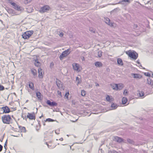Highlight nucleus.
<instances>
[{
    "label": "nucleus",
    "mask_w": 153,
    "mask_h": 153,
    "mask_svg": "<svg viewBox=\"0 0 153 153\" xmlns=\"http://www.w3.org/2000/svg\"><path fill=\"white\" fill-rule=\"evenodd\" d=\"M126 53L132 59L135 60L138 57V54L135 52H131L130 51H128L126 52Z\"/></svg>",
    "instance_id": "nucleus-1"
},
{
    "label": "nucleus",
    "mask_w": 153,
    "mask_h": 153,
    "mask_svg": "<svg viewBox=\"0 0 153 153\" xmlns=\"http://www.w3.org/2000/svg\"><path fill=\"white\" fill-rule=\"evenodd\" d=\"M1 119L4 123L9 124L10 123L11 117L9 115H5L1 117Z\"/></svg>",
    "instance_id": "nucleus-2"
},
{
    "label": "nucleus",
    "mask_w": 153,
    "mask_h": 153,
    "mask_svg": "<svg viewBox=\"0 0 153 153\" xmlns=\"http://www.w3.org/2000/svg\"><path fill=\"white\" fill-rule=\"evenodd\" d=\"M71 52V49H68L63 51L59 56V59L60 60L63 59L64 57L67 56Z\"/></svg>",
    "instance_id": "nucleus-3"
},
{
    "label": "nucleus",
    "mask_w": 153,
    "mask_h": 153,
    "mask_svg": "<svg viewBox=\"0 0 153 153\" xmlns=\"http://www.w3.org/2000/svg\"><path fill=\"white\" fill-rule=\"evenodd\" d=\"M33 33V31H29L25 32L22 35V38L24 39H29Z\"/></svg>",
    "instance_id": "nucleus-4"
},
{
    "label": "nucleus",
    "mask_w": 153,
    "mask_h": 153,
    "mask_svg": "<svg viewBox=\"0 0 153 153\" xmlns=\"http://www.w3.org/2000/svg\"><path fill=\"white\" fill-rule=\"evenodd\" d=\"M50 9V7L48 5H45L41 7L39 10V12L42 13L47 12Z\"/></svg>",
    "instance_id": "nucleus-5"
},
{
    "label": "nucleus",
    "mask_w": 153,
    "mask_h": 153,
    "mask_svg": "<svg viewBox=\"0 0 153 153\" xmlns=\"http://www.w3.org/2000/svg\"><path fill=\"white\" fill-rule=\"evenodd\" d=\"M72 65L74 70L78 72L80 71L81 69L80 66L79 64L76 63H74L72 64Z\"/></svg>",
    "instance_id": "nucleus-6"
},
{
    "label": "nucleus",
    "mask_w": 153,
    "mask_h": 153,
    "mask_svg": "<svg viewBox=\"0 0 153 153\" xmlns=\"http://www.w3.org/2000/svg\"><path fill=\"white\" fill-rule=\"evenodd\" d=\"M0 109L3 111V113H8L10 112V109L7 106L3 107L0 108Z\"/></svg>",
    "instance_id": "nucleus-7"
},
{
    "label": "nucleus",
    "mask_w": 153,
    "mask_h": 153,
    "mask_svg": "<svg viewBox=\"0 0 153 153\" xmlns=\"http://www.w3.org/2000/svg\"><path fill=\"white\" fill-rule=\"evenodd\" d=\"M27 117V118H28L29 119L31 120H35V119L34 113H28Z\"/></svg>",
    "instance_id": "nucleus-8"
},
{
    "label": "nucleus",
    "mask_w": 153,
    "mask_h": 153,
    "mask_svg": "<svg viewBox=\"0 0 153 153\" xmlns=\"http://www.w3.org/2000/svg\"><path fill=\"white\" fill-rule=\"evenodd\" d=\"M47 104L50 106H56L57 105V104L55 102H51L50 100H48L46 102Z\"/></svg>",
    "instance_id": "nucleus-9"
},
{
    "label": "nucleus",
    "mask_w": 153,
    "mask_h": 153,
    "mask_svg": "<svg viewBox=\"0 0 153 153\" xmlns=\"http://www.w3.org/2000/svg\"><path fill=\"white\" fill-rule=\"evenodd\" d=\"M104 21L105 22L110 26H113V23L110 22V19L108 18H105Z\"/></svg>",
    "instance_id": "nucleus-10"
},
{
    "label": "nucleus",
    "mask_w": 153,
    "mask_h": 153,
    "mask_svg": "<svg viewBox=\"0 0 153 153\" xmlns=\"http://www.w3.org/2000/svg\"><path fill=\"white\" fill-rule=\"evenodd\" d=\"M38 72L39 77L40 78H42L43 77V73H42V69L41 68H39Z\"/></svg>",
    "instance_id": "nucleus-11"
},
{
    "label": "nucleus",
    "mask_w": 153,
    "mask_h": 153,
    "mask_svg": "<svg viewBox=\"0 0 153 153\" xmlns=\"http://www.w3.org/2000/svg\"><path fill=\"white\" fill-rule=\"evenodd\" d=\"M114 140L119 143H120L123 141V139L118 137H115L114 138Z\"/></svg>",
    "instance_id": "nucleus-12"
},
{
    "label": "nucleus",
    "mask_w": 153,
    "mask_h": 153,
    "mask_svg": "<svg viewBox=\"0 0 153 153\" xmlns=\"http://www.w3.org/2000/svg\"><path fill=\"white\" fill-rule=\"evenodd\" d=\"M95 65L97 67H100L102 66V64L100 62H96L95 63Z\"/></svg>",
    "instance_id": "nucleus-13"
},
{
    "label": "nucleus",
    "mask_w": 153,
    "mask_h": 153,
    "mask_svg": "<svg viewBox=\"0 0 153 153\" xmlns=\"http://www.w3.org/2000/svg\"><path fill=\"white\" fill-rule=\"evenodd\" d=\"M106 100L109 102H111L113 100V98L111 97V98L108 95H107L106 97Z\"/></svg>",
    "instance_id": "nucleus-14"
},
{
    "label": "nucleus",
    "mask_w": 153,
    "mask_h": 153,
    "mask_svg": "<svg viewBox=\"0 0 153 153\" xmlns=\"http://www.w3.org/2000/svg\"><path fill=\"white\" fill-rule=\"evenodd\" d=\"M15 9L19 11H22L23 10V9L22 7L17 5L15 7Z\"/></svg>",
    "instance_id": "nucleus-15"
},
{
    "label": "nucleus",
    "mask_w": 153,
    "mask_h": 153,
    "mask_svg": "<svg viewBox=\"0 0 153 153\" xmlns=\"http://www.w3.org/2000/svg\"><path fill=\"white\" fill-rule=\"evenodd\" d=\"M26 9H27V12L28 13L32 12L33 10L32 8L30 6H28Z\"/></svg>",
    "instance_id": "nucleus-16"
},
{
    "label": "nucleus",
    "mask_w": 153,
    "mask_h": 153,
    "mask_svg": "<svg viewBox=\"0 0 153 153\" xmlns=\"http://www.w3.org/2000/svg\"><path fill=\"white\" fill-rule=\"evenodd\" d=\"M118 86V85L117 84H113V85H112V88L114 90H118V88L117 87Z\"/></svg>",
    "instance_id": "nucleus-17"
},
{
    "label": "nucleus",
    "mask_w": 153,
    "mask_h": 153,
    "mask_svg": "<svg viewBox=\"0 0 153 153\" xmlns=\"http://www.w3.org/2000/svg\"><path fill=\"white\" fill-rule=\"evenodd\" d=\"M127 99L125 97H123L122 98V104H126L127 102Z\"/></svg>",
    "instance_id": "nucleus-18"
},
{
    "label": "nucleus",
    "mask_w": 153,
    "mask_h": 153,
    "mask_svg": "<svg viewBox=\"0 0 153 153\" xmlns=\"http://www.w3.org/2000/svg\"><path fill=\"white\" fill-rule=\"evenodd\" d=\"M117 62L118 65H123V63L122 59L120 58L117 59Z\"/></svg>",
    "instance_id": "nucleus-19"
},
{
    "label": "nucleus",
    "mask_w": 153,
    "mask_h": 153,
    "mask_svg": "<svg viewBox=\"0 0 153 153\" xmlns=\"http://www.w3.org/2000/svg\"><path fill=\"white\" fill-rule=\"evenodd\" d=\"M133 75V77L134 78H140V75L136 74H132V76Z\"/></svg>",
    "instance_id": "nucleus-20"
},
{
    "label": "nucleus",
    "mask_w": 153,
    "mask_h": 153,
    "mask_svg": "<svg viewBox=\"0 0 153 153\" xmlns=\"http://www.w3.org/2000/svg\"><path fill=\"white\" fill-rule=\"evenodd\" d=\"M36 95L37 97L39 100H41V93L40 92H37L36 93Z\"/></svg>",
    "instance_id": "nucleus-21"
},
{
    "label": "nucleus",
    "mask_w": 153,
    "mask_h": 153,
    "mask_svg": "<svg viewBox=\"0 0 153 153\" xmlns=\"http://www.w3.org/2000/svg\"><path fill=\"white\" fill-rule=\"evenodd\" d=\"M29 87L32 90H34V86L33 82H30L29 83Z\"/></svg>",
    "instance_id": "nucleus-22"
},
{
    "label": "nucleus",
    "mask_w": 153,
    "mask_h": 153,
    "mask_svg": "<svg viewBox=\"0 0 153 153\" xmlns=\"http://www.w3.org/2000/svg\"><path fill=\"white\" fill-rule=\"evenodd\" d=\"M118 86H117L118 88V90H120L122 89L123 87V85L122 84H118Z\"/></svg>",
    "instance_id": "nucleus-23"
},
{
    "label": "nucleus",
    "mask_w": 153,
    "mask_h": 153,
    "mask_svg": "<svg viewBox=\"0 0 153 153\" xmlns=\"http://www.w3.org/2000/svg\"><path fill=\"white\" fill-rule=\"evenodd\" d=\"M31 72L34 76H36L37 74L36 71L35 69H32Z\"/></svg>",
    "instance_id": "nucleus-24"
},
{
    "label": "nucleus",
    "mask_w": 153,
    "mask_h": 153,
    "mask_svg": "<svg viewBox=\"0 0 153 153\" xmlns=\"http://www.w3.org/2000/svg\"><path fill=\"white\" fill-rule=\"evenodd\" d=\"M117 105L116 104L113 103L111 104V107L112 108V109H115L117 107Z\"/></svg>",
    "instance_id": "nucleus-25"
},
{
    "label": "nucleus",
    "mask_w": 153,
    "mask_h": 153,
    "mask_svg": "<svg viewBox=\"0 0 153 153\" xmlns=\"http://www.w3.org/2000/svg\"><path fill=\"white\" fill-rule=\"evenodd\" d=\"M123 2H128V3L130 2V1H129V0H123L121 1H119L118 3V4H123Z\"/></svg>",
    "instance_id": "nucleus-26"
},
{
    "label": "nucleus",
    "mask_w": 153,
    "mask_h": 153,
    "mask_svg": "<svg viewBox=\"0 0 153 153\" xmlns=\"http://www.w3.org/2000/svg\"><path fill=\"white\" fill-rule=\"evenodd\" d=\"M19 128L21 130L22 132H25L26 131L25 128L24 127H19Z\"/></svg>",
    "instance_id": "nucleus-27"
},
{
    "label": "nucleus",
    "mask_w": 153,
    "mask_h": 153,
    "mask_svg": "<svg viewBox=\"0 0 153 153\" xmlns=\"http://www.w3.org/2000/svg\"><path fill=\"white\" fill-rule=\"evenodd\" d=\"M139 96L140 97H142V98H143L144 97V93L143 91H141L139 92Z\"/></svg>",
    "instance_id": "nucleus-28"
},
{
    "label": "nucleus",
    "mask_w": 153,
    "mask_h": 153,
    "mask_svg": "<svg viewBox=\"0 0 153 153\" xmlns=\"http://www.w3.org/2000/svg\"><path fill=\"white\" fill-rule=\"evenodd\" d=\"M98 56L99 57H100L102 55V52L100 51L98 52Z\"/></svg>",
    "instance_id": "nucleus-29"
},
{
    "label": "nucleus",
    "mask_w": 153,
    "mask_h": 153,
    "mask_svg": "<svg viewBox=\"0 0 153 153\" xmlns=\"http://www.w3.org/2000/svg\"><path fill=\"white\" fill-rule=\"evenodd\" d=\"M32 0H24V2L25 4H27L31 2Z\"/></svg>",
    "instance_id": "nucleus-30"
},
{
    "label": "nucleus",
    "mask_w": 153,
    "mask_h": 153,
    "mask_svg": "<svg viewBox=\"0 0 153 153\" xmlns=\"http://www.w3.org/2000/svg\"><path fill=\"white\" fill-rule=\"evenodd\" d=\"M81 94L82 96H85L86 94L85 91L84 90H82L81 91Z\"/></svg>",
    "instance_id": "nucleus-31"
},
{
    "label": "nucleus",
    "mask_w": 153,
    "mask_h": 153,
    "mask_svg": "<svg viewBox=\"0 0 153 153\" xmlns=\"http://www.w3.org/2000/svg\"><path fill=\"white\" fill-rule=\"evenodd\" d=\"M35 65L36 66H39L40 65V63L38 61L36 60Z\"/></svg>",
    "instance_id": "nucleus-32"
},
{
    "label": "nucleus",
    "mask_w": 153,
    "mask_h": 153,
    "mask_svg": "<svg viewBox=\"0 0 153 153\" xmlns=\"http://www.w3.org/2000/svg\"><path fill=\"white\" fill-rule=\"evenodd\" d=\"M54 121V120H53L51 119V118H48L46 119L45 121H48L49 122H53Z\"/></svg>",
    "instance_id": "nucleus-33"
},
{
    "label": "nucleus",
    "mask_w": 153,
    "mask_h": 153,
    "mask_svg": "<svg viewBox=\"0 0 153 153\" xmlns=\"http://www.w3.org/2000/svg\"><path fill=\"white\" fill-rule=\"evenodd\" d=\"M147 82L148 84H152V81L150 79H148L147 80Z\"/></svg>",
    "instance_id": "nucleus-34"
},
{
    "label": "nucleus",
    "mask_w": 153,
    "mask_h": 153,
    "mask_svg": "<svg viewBox=\"0 0 153 153\" xmlns=\"http://www.w3.org/2000/svg\"><path fill=\"white\" fill-rule=\"evenodd\" d=\"M76 80L78 82L77 84H79V83L81 82V80H79V79L78 77H76Z\"/></svg>",
    "instance_id": "nucleus-35"
},
{
    "label": "nucleus",
    "mask_w": 153,
    "mask_h": 153,
    "mask_svg": "<svg viewBox=\"0 0 153 153\" xmlns=\"http://www.w3.org/2000/svg\"><path fill=\"white\" fill-rule=\"evenodd\" d=\"M4 88L3 86L0 85V91H2V90H4Z\"/></svg>",
    "instance_id": "nucleus-36"
},
{
    "label": "nucleus",
    "mask_w": 153,
    "mask_h": 153,
    "mask_svg": "<svg viewBox=\"0 0 153 153\" xmlns=\"http://www.w3.org/2000/svg\"><path fill=\"white\" fill-rule=\"evenodd\" d=\"M7 141H6L5 143L4 146V148H5V151H6V150H7Z\"/></svg>",
    "instance_id": "nucleus-37"
},
{
    "label": "nucleus",
    "mask_w": 153,
    "mask_h": 153,
    "mask_svg": "<svg viewBox=\"0 0 153 153\" xmlns=\"http://www.w3.org/2000/svg\"><path fill=\"white\" fill-rule=\"evenodd\" d=\"M11 4L14 7V8H15V7L17 5L16 3L14 2L12 3Z\"/></svg>",
    "instance_id": "nucleus-38"
},
{
    "label": "nucleus",
    "mask_w": 153,
    "mask_h": 153,
    "mask_svg": "<svg viewBox=\"0 0 153 153\" xmlns=\"http://www.w3.org/2000/svg\"><path fill=\"white\" fill-rule=\"evenodd\" d=\"M144 75L146 76H150V74L149 73H144Z\"/></svg>",
    "instance_id": "nucleus-39"
},
{
    "label": "nucleus",
    "mask_w": 153,
    "mask_h": 153,
    "mask_svg": "<svg viewBox=\"0 0 153 153\" xmlns=\"http://www.w3.org/2000/svg\"><path fill=\"white\" fill-rule=\"evenodd\" d=\"M89 30L91 32L94 33L95 30L92 28H90Z\"/></svg>",
    "instance_id": "nucleus-40"
},
{
    "label": "nucleus",
    "mask_w": 153,
    "mask_h": 153,
    "mask_svg": "<svg viewBox=\"0 0 153 153\" xmlns=\"http://www.w3.org/2000/svg\"><path fill=\"white\" fill-rule=\"evenodd\" d=\"M63 33L62 32H61V33H60L59 36L61 37H62L63 36Z\"/></svg>",
    "instance_id": "nucleus-41"
},
{
    "label": "nucleus",
    "mask_w": 153,
    "mask_h": 153,
    "mask_svg": "<svg viewBox=\"0 0 153 153\" xmlns=\"http://www.w3.org/2000/svg\"><path fill=\"white\" fill-rule=\"evenodd\" d=\"M58 94L59 95H60L61 97H62L61 93L59 91H58Z\"/></svg>",
    "instance_id": "nucleus-42"
},
{
    "label": "nucleus",
    "mask_w": 153,
    "mask_h": 153,
    "mask_svg": "<svg viewBox=\"0 0 153 153\" xmlns=\"http://www.w3.org/2000/svg\"><path fill=\"white\" fill-rule=\"evenodd\" d=\"M2 148H3L2 146L0 144V152L2 151Z\"/></svg>",
    "instance_id": "nucleus-43"
},
{
    "label": "nucleus",
    "mask_w": 153,
    "mask_h": 153,
    "mask_svg": "<svg viewBox=\"0 0 153 153\" xmlns=\"http://www.w3.org/2000/svg\"><path fill=\"white\" fill-rule=\"evenodd\" d=\"M8 2L10 3L11 4L13 3V2L12 0H8Z\"/></svg>",
    "instance_id": "nucleus-44"
},
{
    "label": "nucleus",
    "mask_w": 153,
    "mask_h": 153,
    "mask_svg": "<svg viewBox=\"0 0 153 153\" xmlns=\"http://www.w3.org/2000/svg\"><path fill=\"white\" fill-rule=\"evenodd\" d=\"M127 91H126V90H125L124 91V92H123V94L125 95H126V94H127Z\"/></svg>",
    "instance_id": "nucleus-45"
},
{
    "label": "nucleus",
    "mask_w": 153,
    "mask_h": 153,
    "mask_svg": "<svg viewBox=\"0 0 153 153\" xmlns=\"http://www.w3.org/2000/svg\"><path fill=\"white\" fill-rule=\"evenodd\" d=\"M69 93L68 92L67 93H66L65 94V96H66V95H67V97L68 98V95H69Z\"/></svg>",
    "instance_id": "nucleus-46"
},
{
    "label": "nucleus",
    "mask_w": 153,
    "mask_h": 153,
    "mask_svg": "<svg viewBox=\"0 0 153 153\" xmlns=\"http://www.w3.org/2000/svg\"><path fill=\"white\" fill-rule=\"evenodd\" d=\"M134 28H136L137 27V25H134Z\"/></svg>",
    "instance_id": "nucleus-47"
},
{
    "label": "nucleus",
    "mask_w": 153,
    "mask_h": 153,
    "mask_svg": "<svg viewBox=\"0 0 153 153\" xmlns=\"http://www.w3.org/2000/svg\"><path fill=\"white\" fill-rule=\"evenodd\" d=\"M150 2L151 4L152 2H153V0H151L149 2H148V3Z\"/></svg>",
    "instance_id": "nucleus-48"
},
{
    "label": "nucleus",
    "mask_w": 153,
    "mask_h": 153,
    "mask_svg": "<svg viewBox=\"0 0 153 153\" xmlns=\"http://www.w3.org/2000/svg\"><path fill=\"white\" fill-rule=\"evenodd\" d=\"M81 59L82 61H84L85 60L84 58V57H82L81 58Z\"/></svg>",
    "instance_id": "nucleus-49"
},
{
    "label": "nucleus",
    "mask_w": 153,
    "mask_h": 153,
    "mask_svg": "<svg viewBox=\"0 0 153 153\" xmlns=\"http://www.w3.org/2000/svg\"><path fill=\"white\" fill-rule=\"evenodd\" d=\"M128 142L129 143H131V140L130 139H128Z\"/></svg>",
    "instance_id": "nucleus-50"
},
{
    "label": "nucleus",
    "mask_w": 153,
    "mask_h": 153,
    "mask_svg": "<svg viewBox=\"0 0 153 153\" xmlns=\"http://www.w3.org/2000/svg\"><path fill=\"white\" fill-rule=\"evenodd\" d=\"M59 140L60 141H62L63 140V138H61L59 139Z\"/></svg>",
    "instance_id": "nucleus-51"
},
{
    "label": "nucleus",
    "mask_w": 153,
    "mask_h": 153,
    "mask_svg": "<svg viewBox=\"0 0 153 153\" xmlns=\"http://www.w3.org/2000/svg\"><path fill=\"white\" fill-rule=\"evenodd\" d=\"M137 62L139 64H140V62H139V60H138L137 61Z\"/></svg>",
    "instance_id": "nucleus-52"
},
{
    "label": "nucleus",
    "mask_w": 153,
    "mask_h": 153,
    "mask_svg": "<svg viewBox=\"0 0 153 153\" xmlns=\"http://www.w3.org/2000/svg\"><path fill=\"white\" fill-rule=\"evenodd\" d=\"M55 132L56 134H58L59 133L57 131H55Z\"/></svg>",
    "instance_id": "nucleus-53"
},
{
    "label": "nucleus",
    "mask_w": 153,
    "mask_h": 153,
    "mask_svg": "<svg viewBox=\"0 0 153 153\" xmlns=\"http://www.w3.org/2000/svg\"><path fill=\"white\" fill-rule=\"evenodd\" d=\"M96 85V86H98L99 85L98 83H97Z\"/></svg>",
    "instance_id": "nucleus-54"
},
{
    "label": "nucleus",
    "mask_w": 153,
    "mask_h": 153,
    "mask_svg": "<svg viewBox=\"0 0 153 153\" xmlns=\"http://www.w3.org/2000/svg\"><path fill=\"white\" fill-rule=\"evenodd\" d=\"M57 86L59 87L60 86V85L59 84V85H58V84H57Z\"/></svg>",
    "instance_id": "nucleus-55"
},
{
    "label": "nucleus",
    "mask_w": 153,
    "mask_h": 153,
    "mask_svg": "<svg viewBox=\"0 0 153 153\" xmlns=\"http://www.w3.org/2000/svg\"><path fill=\"white\" fill-rule=\"evenodd\" d=\"M13 136H14V137H18V136H16V135H13Z\"/></svg>",
    "instance_id": "nucleus-56"
},
{
    "label": "nucleus",
    "mask_w": 153,
    "mask_h": 153,
    "mask_svg": "<svg viewBox=\"0 0 153 153\" xmlns=\"http://www.w3.org/2000/svg\"><path fill=\"white\" fill-rule=\"evenodd\" d=\"M47 145H48V148H49V147L48 145L47 144Z\"/></svg>",
    "instance_id": "nucleus-57"
},
{
    "label": "nucleus",
    "mask_w": 153,
    "mask_h": 153,
    "mask_svg": "<svg viewBox=\"0 0 153 153\" xmlns=\"http://www.w3.org/2000/svg\"><path fill=\"white\" fill-rule=\"evenodd\" d=\"M140 66H141V67H142L141 65V64H140Z\"/></svg>",
    "instance_id": "nucleus-58"
},
{
    "label": "nucleus",
    "mask_w": 153,
    "mask_h": 153,
    "mask_svg": "<svg viewBox=\"0 0 153 153\" xmlns=\"http://www.w3.org/2000/svg\"><path fill=\"white\" fill-rule=\"evenodd\" d=\"M0 21L1 22H2V20H0Z\"/></svg>",
    "instance_id": "nucleus-59"
}]
</instances>
